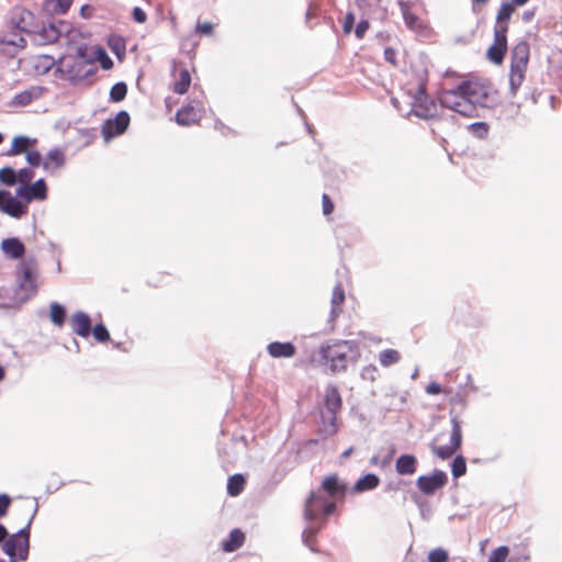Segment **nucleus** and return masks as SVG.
<instances>
[{"label": "nucleus", "instance_id": "nucleus-45", "mask_svg": "<svg viewBox=\"0 0 562 562\" xmlns=\"http://www.w3.org/2000/svg\"><path fill=\"white\" fill-rule=\"evenodd\" d=\"M322 528V526L314 528V527H306L302 532V541L303 543L311 549L313 552H317V550L314 548V537L318 532V530Z\"/></svg>", "mask_w": 562, "mask_h": 562}, {"label": "nucleus", "instance_id": "nucleus-24", "mask_svg": "<svg viewBox=\"0 0 562 562\" xmlns=\"http://www.w3.org/2000/svg\"><path fill=\"white\" fill-rule=\"evenodd\" d=\"M267 351L272 358H291L295 355L296 348L290 341H273L267 346Z\"/></svg>", "mask_w": 562, "mask_h": 562}, {"label": "nucleus", "instance_id": "nucleus-44", "mask_svg": "<svg viewBox=\"0 0 562 562\" xmlns=\"http://www.w3.org/2000/svg\"><path fill=\"white\" fill-rule=\"evenodd\" d=\"M467 472V462L463 456H457L451 464V473L454 479L464 475Z\"/></svg>", "mask_w": 562, "mask_h": 562}, {"label": "nucleus", "instance_id": "nucleus-49", "mask_svg": "<svg viewBox=\"0 0 562 562\" xmlns=\"http://www.w3.org/2000/svg\"><path fill=\"white\" fill-rule=\"evenodd\" d=\"M449 559L447 550L443 548H436L428 554V562H447Z\"/></svg>", "mask_w": 562, "mask_h": 562}, {"label": "nucleus", "instance_id": "nucleus-50", "mask_svg": "<svg viewBox=\"0 0 562 562\" xmlns=\"http://www.w3.org/2000/svg\"><path fill=\"white\" fill-rule=\"evenodd\" d=\"M360 375L363 380L374 382L378 376V368L373 364L366 366L362 368Z\"/></svg>", "mask_w": 562, "mask_h": 562}, {"label": "nucleus", "instance_id": "nucleus-10", "mask_svg": "<svg viewBox=\"0 0 562 562\" xmlns=\"http://www.w3.org/2000/svg\"><path fill=\"white\" fill-rule=\"evenodd\" d=\"M0 211L13 218H21L29 211L25 202L7 190H0Z\"/></svg>", "mask_w": 562, "mask_h": 562}, {"label": "nucleus", "instance_id": "nucleus-9", "mask_svg": "<svg viewBox=\"0 0 562 562\" xmlns=\"http://www.w3.org/2000/svg\"><path fill=\"white\" fill-rule=\"evenodd\" d=\"M411 113L415 116L429 120L437 116L438 106L434 99L429 98L424 87H419L413 98Z\"/></svg>", "mask_w": 562, "mask_h": 562}, {"label": "nucleus", "instance_id": "nucleus-6", "mask_svg": "<svg viewBox=\"0 0 562 562\" xmlns=\"http://www.w3.org/2000/svg\"><path fill=\"white\" fill-rule=\"evenodd\" d=\"M31 522L32 518L25 527L9 536V538L4 541L2 550L8 557L19 555L21 559L29 558Z\"/></svg>", "mask_w": 562, "mask_h": 562}, {"label": "nucleus", "instance_id": "nucleus-39", "mask_svg": "<svg viewBox=\"0 0 562 562\" xmlns=\"http://www.w3.org/2000/svg\"><path fill=\"white\" fill-rule=\"evenodd\" d=\"M108 45H109L110 49L112 50V53L117 56V58H121L122 56L125 55L126 46H125V41L122 36H119V35L111 36L108 41Z\"/></svg>", "mask_w": 562, "mask_h": 562}, {"label": "nucleus", "instance_id": "nucleus-62", "mask_svg": "<svg viewBox=\"0 0 562 562\" xmlns=\"http://www.w3.org/2000/svg\"><path fill=\"white\" fill-rule=\"evenodd\" d=\"M92 11L93 9L88 4L82 5L80 9V13L83 18H90L92 15Z\"/></svg>", "mask_w": 562, "mask_h": 562}, {"label": "nucleus", "instance_id": "nucleus-63", "mask_svg": "<svg viewBox=\"0 0 562 562\" xmlns=\"http://www.w3.org/2000/svg\"><path fill=\"white\" fill-rule=\"evenodd\" d=\"M9 538L7 528L0 524V543H4V541Z\"/></svg>", "mask_w": 562, "mask_h": 562}, {"label": "nucleus", "instance_id": "nucleus-38", "mask_svg": "<svg viewBox=\"0 0 562 562\" xmlns=\"http://www.w3.org/2000/svg\"><path fill=\"white\" fill-rule=\"evenodd\" d=\"M49 317L54 325L61 327L66 319V308L57 302H52Z\"/></svg>", "mask_w": 562, "mask_h": 562}, {"label": "nucleus", "instance_id": "nucleus-57", "mask_svg": "<svg viewBox=\"0 0 562 562\" xmlns=\"http://www.w3.org/2000/svg\"><path fill=\"white\" fill-rule=\"evenodd\" d=\"M11 504V498L7 494H0V517L7 515L8 508Z\"/></svg>", "mask_w": 562, "mask_h": 562}, {"label": "nucleus", "instance_id": "nucleus-16", "mask_svg": "<svg viewBox=\"0 0 562 562\" xmlns=\"http://www.w3.org/2000/svg\"><path fill=\"white\" fill-rule=\"evenodd\" d=\"M12 27L32 36L35 31L36 22L34 14L29 10H19L11 18Z\"/></svg>", "mask_w": 562, "mask_h": 562}, {"label": "nucleus", "instance_id": "nucleus-22", "mask_svg": "<svg viewBox=\"0 0 562 562\" xmlns=\"http://www.w3.org/2000/svg\"><path fill=\"white\" fill-rule=\"evenodd\" d=\"M321 423L319 435L323 438L331 437L338 431L337 413L322 411Z\"/></svg>", "mask_w": 562, "mask_h": 562}, {"label": "nucleus", "instance_id": "nucleus-31", "mask_svg": "<svg viewBox=\"0 0 562 562\" xmlns=\"http://www.w3.org/2000/svg\"><path fill=\"white\" fill-rule=\"evenodd\" d=\"M457 114H460L465 117H476L479 116L477 109L467 95V92L463 91V97L459 101L458 108L454 111Z\"/></svg>", "mask_w": 562, "mask_h": 562}, {"label": "nucleus", "instance_id": "nucleus-8", "mask_svg": "<svg viewBox=\"0 0 562 562\" xmlns=\"http://www.w3.org/2000/svg\"><path fill=\"white\" fill-rule=\"evenodd\" d=\"M459 89L467 92L476 108H492L496 102L494 92L480 83L463 81Z\"/></svg>", "mask_w": 562, "mask_h": 562}, {"label": "nucleus", "instance_id": "nucleus-56", "mask_svg": "<svg viewBox=\"0 0 562 562\" xmlns=\"http://www.w3.org/2000/svg\"><path fill=\"white\" fill-rule=\"evenodd\" d=\"M132 16L137 23H145L147 20V14L140 7H135L133 9Z\"/></svg>", "mask_w": 562, "mask_h": 562}, {"label": "nucleus", "instance_id": "nucleus-64", "mask_svg": "<svg viewBox=\"0 0 562 562\" xmlns=\"http://www.w3.org/2000/svg\"><path fill=\"white\" fill-rule=\"evenodd\" d=\"M27 559H21L19 555L9 557V562H24Z\"/></svg>", "mask_w": 562, "mask_h": 562}, {"label": "nucleus", "instance_id": "nucleus-33", "mask_svg": "<svg viewBox=\"0 0 562 562\" xmlns=\"http://www.w3.org/2000/svg\"><path fill=\"white\" fill-rule=\"evenodd\" d=\"M74 0H46L44 2V10L53 14H65Z\"/></svg>", "mask_w": 562, "mask_h": 562}, {"label": "nucleus", "instance_id": "nucleus-46", "mask_svg": "<svg viewBox=\"0 0 562 562\" xmlns=\"http://www.w3.org/2000/svg\"><path fill=\"white\" fill-rule=\"evenodd\" d=\"M469 131L479 139H484L488 134V124L485 122H474L468 126Z\"/></svg>", "mask_w": 562, "mask_h": 562}, {"label": "nucleus", "instance_id": "nucleus-42", "mask_svg": "<svg viewBox=\"0 0 562 562\" xmlns=\"http://www.w3.org/2000/svg\"><path fill=\"white\" fill-rule=\"evenodd\" d=\"M0 182L12 187L18 183V175L16 171L12 167H3L0 169Z\"/></svg>", "mask_w": 562, "mask_h": 562}, {"label": "nucleus", "instance_id": "nucleus-23", "mask_svg": "<svg viewBox=\"0 0 562 562\" xmlns=\"http://www.w3.org/2000/svg\"><path fill=\"white\" fill-rule=\"evenodd\" d=\"M418 461L414 454H401L395 462V471L400 475H412L417 471Z\"/></svg>", "mask_w": 562, "mask_h": 562}, {"label": "nucleus", "instance_id": "nucleus-48", "mask_svg": "<svg viewBox=\"0 0 562 562\" xmlns=\"http://www.w3.org/2000/svg\"><path fill=\"white\" fill-rule=\"evenodd\" d=\"M91 331H92L94 338L99 342H105V341L110 340L109 330L106 329V327L102 323L97 324L93 327V329L91 328Z\"/></svg>", "mask_w": 562, "mask_h": 562}, {"label": "nucleus", "instance_id": "nucleus-54", "mask_svg": "<svg viewBox=\"0 0 562 562\" xmlns=\"http://www.w3.org/2000/svg\"><path fill=\"white\" fill-rule=\"evenodd\" d=\"M368 29H369V22L367 20L359 21V23L356 25V29H355L356 37L359 40L363 38Z\"/></svg>", "mask_w": 562, "mask_h": 562}, {"label": "nucleus", "instance_id": "nucleus-61", "mask_svg": "<svg viewBox=\"0 0 562 562\" xmlns=\"http://www.w3.org/2000/svg\"><path fill=\"white\" fill-rule=\"evenodd\" d=\"M535 14H536V10H526L521 15V20L524 22L528 23L535 18Z\"/></svg>", "mask_w": 562, "mask_h": 562}, {"label": "nucleus", "instance_id": "nucleus-37", "mask_svg": "<svg viewBox=\"0 0 562 562\" xmlns=\"http://www.w3.org/2000/svg\"><path fill=\"white\" fill-rule=\"evenodd\" d=\"M401 360V353L395 349H384L379 352V362L382 367L387 368Z\"/></svg>", "mask_w": 562, "mask_h": 562}, {"label": "nucleus", "instance_id": "nucleus-30", "mask_svg": "<svg viewBox=\"0 0 562 562\" xmlns=\"http://www.w3.org/2000/svg\"><path fill=\"white\" fill-rule=\"evenodd\" d=\"M36 142V139H32L27 136H16L12 140V145L10 149H8L4 155L5 156H15L19 154H22L26 150V147L30 145H33Z\"/></svg>", "mask_w": 562, "mask_h": 562}, {"label": "nucleus", "instance_id": "nucleus-36", "mask_svg": "<svg viewBox=\"0 0 562 562\" xmlns=\"http://www.w3.org/2000/svg\"><path fill=\"white\" fill-rule=\"evenodd\" d=\"M397 4L400 7L405 24L407 27L413 30L418 22V18L412 13L409 2L405 0H397Z\"/></svg>", "mask_w": 562, "mask_h": 562}, {"label": "nucleus", "instance_id": "nucleus-19", "mask_svg": "<svg viewBox=\"0 0 562 562\" xmlns=\"http://www.w3.org/2000/svg\"><path fill=\"white\" fill-rule=\"evenodd\" d=\"M341 407L342 400L338 387L334 384H328L325 387L323 411L338 413L341 409Z\"/></svg>", "mask_w": 562, "mask_h": 562}, {"label": "nucleus", "instance_id": "nucleus-55", "mask_svg": "<svg viewBox=\"0 0 562 562\" xmlns=\"http://www.w3.org/2000/svg\"><path fill=\"white\" fill-rule=\"evenodd\" d=\"M322 205L324 215H329L334 211V203L331 202L328 194L324 193L322 196Z\"/></svg>", "mask_w": 562, "mask_h": 562}, {"label": "nucleus", "instance_id": "nucleus-53", "mask_svg": "<svg viewBox=\"0 0 562 562\" xmlns=\"http://www.w3.org/2000/svg\"><path fill=\"white\" fill-rule=\"evenodd\" d=\"M355 25V14L352 12H347L344 18L342 29L346 34H349Z\"/></svg>", "mask_w": 562, "mask_h": 562}, {"label": "nucleus", "instance_id": "nucleus-28", "mask_svg": "<svg viewBox=\"0 0 562 562\" xmlns=\"http://www.w3.org/2000/svg\"><path fill=\"white\" fill-rule=\"evenodd\" d=\"M199 111H196L193 106L187 105L181 108L176 113V122L179 125L188 126L193 123H196L200 120Z\"/></svg>", "mask_w": 562, "mask_h": 562}, {"label": "nucleus", "instance_id": "nucleus-47", "mask_svg": "<svg viewBox=\"0 0 562 562\" xmlns=\"http://www.w3.org/2000/svg\"><path fill=\"white\" fill-rule=\"evenodd\" d=\"M509 549L506 546H501L492 551L487 562H505L508 555Z\"/></svg>", "mask_w": 562, "mask_h": 562}, {"label": "nucleus", "instance_id": "nucleus-52", "mask_svg": "<svg viewBox=\"0 0 562 562\" xmlns=\"http://www.w3.org/2000/svg\"><path fill=\"white\" fill-rule=\"evenodd\" d=\"M18 175V182L21 184H26L31 182V180L34 178V171L30 168H22L19 171H16Z\"/></svg>", "mask_w": 562, "mask_h": 562}, {"label": "nucleus", "instance_id": "nucleus-51", "mask_svg": "<svg viewBox=\"0 0 562 562\" xmlns=\"http://www.w3.org/2000/svg\"><path fill=\"white\" fill-rule=\"evenodd\" d=\"M43 158L38 150H30L26 153V161L31 167L43 166Z\"/></svg>", "mask_w": 562, "mask_h": 562}, {"label": "nucleus", "instance_id": "nucleus-21", "mask_svg": "<svg viewBox=\"0 0 562 562\" xmlns=\"http://www.w3.org/2000/svg\"><path fill=\"white\" fill-rule=\"evenodd\" d=\"M66 162L65 153L63 149L55 147L52 148L45 156L43 160V168L48 172H54L55 170L61 168Z\"/></svg>", "mask_w": 562, "mask_h": 562}, {"label": "nucleus", "instance_id": "nucleus-20", "mask_svg": "<svg viewBox=\"0 0 562 562\" xmlns=\"http://www.w3.org/2000/svg\"><path fill=\"white\" fill-rule=\"evenodd\" d=\"M2 252L10 259H22L25 254L24 244L18 237L5 238L1 241Z\"/></svg>", "mask_w": 562, "mask_h": 562}, {"label": "nucleus", "instance_id": "nucleus-32", "mask_svg": "<svg viewBox=\"0 0 562 562\" xmlns=\"http://www.w3.org/2000/svg\"><path fill=\"white\" fill-rule=\"evenodd\" d=\"M380 483V479L374 473H368L360 477L353 486V491L362 493L375 488Z\"/></svg>", "mask_w": 562, "mask_h": 562}, {"label": "nucleus", "instance_id": "nucleus-29", "mask_svg": "<svg viewBox=\"0 0 562 562\" xmlns=\"http://www.w3.org/2000/svg\"><path fill=\"white\" fill-rule=\"evenodd\" d=\"M244 532L240 529L235 528L229 532L228 539L222 542V549L225 552H234L244 544Z\"/></svg>", "mask_w": 562, "mask_h": 562}, {"label": "nucleus", "instance_id": "nucleus-27", "mask_svg": "<svg viewBox=\"0 0 562 562\" xmlns=\"http://www.w3.org/2000/svg\"><path fill=\"white\" fill-rule=\"evenodd\" d=\"M345 301V291L340 283L336 284L333 290L331 307L329 312V322H334L341 312V305Z\"/></svg>", "mask_w": 562, "mask_h": 562}, {"label": "nucleus", "instance_id": "nucleus-3", "mask_svg": "<svg viewBox=\"0 0 562 562\" xmlns=\"http://www.w3.org/2000/svg\"><path fill=\"white\" fill-rule=\"evenodd\" d=\"M57 71L60 78L77 85L93 76L97 68L93 63L85 59L83 53L79 50L77 56L67 55L57 63Z\"/></svg>", "mask_w": 562, "mask_h": 562}, {"label": "nucleus", "instance_id": "nucleus-25", "mask_svg": "<svg viewBox=\"0 0 562 562\" xmlns=\"http://www.w3.org/2000/svg\"><path fill=\"white\" fill-rule=\"evenodd\" d=\"M322 491L324 495L327 497H334L336 495H344L346 492V486L341 485L338 482L336 475L327 476L323 483L322 487L318 490Z\"/></svg>", "mask_w": 562, "mask_h": 562}, {"label": "nucleus", "instance_id": "nucleus-26", "mask_svg": "<svg viewBox=\"0 0 562 562\" xmlns=\"http://www.w3.org/2000/svg\"><path fill=\"white\" fill-rule=\"evenodd\" d=\"M462 97L463 91L460 90L458 86L456 90L443 91L439 97V102L442 108L452 110L454 112Z\"/></svg>", "mask_w": 562, "mask_h": 562}, {"label": "nucleus", "instance_id": "nucleus-40", "mask_svg": "<svg viewBox=\"0 0 562 562\" xmlns=\"http://www.w3.org/2000/svg\"><path fill=\"white\" fill-rule=\"evenodd\" d=\"M191 83V77L187 69L180 71L179 80L176 81L173 91L178 94H183L188 91Z\"/></svg>", "mask_w": 562, "mask_h": 562}, {"label": "nucleus", "instance_id": "nucleus-15", "mask_svg": "<svg viewBox=\"0 0 562 562\" xmlns=\"http://www.w3.org/2000/svg\"><path fill=\"white\" fill-rule=\"evenodd\" d=\"M59 36L60 31L54 23H43L42 26L36 24L35 31L32 33V41L36 45H48L55 43Z\"/></svg>", "mask_w": 562, "mask_h": 562}, {"label": "nucleus", "instance_id": "nucleus-5", "mask_svg": "<svg viewBox=\"0 0 562 562\" xmlns=\"http://www.w3.org/2000/svg\"><path fill=\"white\" fill-rule=\"evenodd\" d=\"M335 509V502L329 501L322 491H312L305 501L304 518L306 521L311 522L319 515H323L326 519V517L333 514Z\"/></svg>", "mask_w": 562, "mask_h": 562}, {"label": "nucleus", "instance_id": "nucleus-14", "mask_svg": "<svg viewBox=\"0 0 562 562\" xmlns=\"http://www.w3.org/2000/svg\"><path fill=\"white\" fill-rule=\"evenodd\" d=\"M130 124V114L126 111H120L114 119L106 120L102 125L101 133L105 140L123 134Z\"/></svg>", "mask_w": 562, "mask_h": 562}, {"label": "nucleus", "instance_id": "nucleus-4", "mask_svg": "<svg viewBox=\"0 0 562 562\" xmlns=\"http://www.w3.org/2000/svg\"><path fill=\"white\" fill-rule=\"evenodd\" d=\"M530 47L526 41L516 44L510 56L509 93L516 95L526 78L529 63Z\"/></svg>", "mask_w": 562, "mask_h": 562}, {"label": "nucleus", "instance_id": "nucleus-2", "mask_svg": "<svg viewBox=\"0 0 562 562\" xmlns=\"http://www.w3.org/2000/svg\"><path fill=\"white\" fill-rule=\"evenodd\" d=\"M321 361L328 367L331 374L344 372L349 363H355L360 357L356 340H328L318 349Z\"/></svg>", "mask_w": 562, "mask_h": 562}, {"label": "nucleus", "instance_id": "nucleus-1", "mask_svg": "<svg viewBox=\"0 0 562 562\" xmlns=\"http://www.w3.org/2000/svg\"><path fill=\"white\" fill-rule=\"evenodd\" d=\"M37 261L34 256H29L16 266V285L0 288V306L16 307L37 293L35 272Z\"/></svg>", "mask_w": 562, "mask_h": 562}, {"label": "nucleus", "instance_id": "nucleus-18", "mask_svg": "<svg viewBox=\"0 0 562 562\" xmlns=\"http://www.w3.org/2000/svg\"><path fill=\"white\" fill-rule=\"evenodd\" d=\"M70 326L72 331L82 338H87L91 334V318L82 311H77L71 315Z\"/></svg>", "mask_w": 562, "mask_h": 562}, {"label": "nucleus", "instance_id": "nucleus-13", "mask_svg": "<svg viewBox=\"0 0 562 562\" xmlns=\"http://www.w3.org/2000/svg\"><path fill=\"white\" fill-rule=\"evenodd\" d=\"M507 52V32L503 26L494 27V41L487 49V58L495 65L503 63Z\"/></svg>", "mask_w": 562, "mask_h": 562}, {"label": "nucleus", "instance_id": "nucleus-58", "mask_svg": "<svg viewBox=\"0 0 562 562\" xmlns=\"http://www.w3.org/2000/svg\"><path fill=\"white\" fill-rule=\"evenodd\" d=\"M384 58L387 63L396 65V50L392 47H386L384 49Z\"/></svg>", "mask_w": 562, "mask_h": 562}, {"label": "nucleus", "instance_id": "nucleus-35", "mask_svg": "<svg viewBox=\"0 0 562 562\" xmlns=\"http://www.w3.org/2000/svg\"><path fill=\"white\" fill-rule=\"evenodd\" d=\"M245 483L246 481L243 474L236 473L229 476L227 481V493L231 496L239 495L244 491Z\"/></svg>", "mask_w": 562, "mask_h": 562}, {"label": "nucleus", "instance_id": "nucleus-43", "mask_svg": "<svg viewBox=\"0 0 562 562\" xmlns=\"http://www.w3.org/2000/svg\"><path fill=\"white\" fill-rule=\"evenodd\" d=\"M414 501L419 509L420 517L424 520H429L430 517L432 516V507L430 503L420 496H415Z\"/></svg>", "mask_w": 562, "mask_h": 562}, {"label": "nucleus", "instance_id": "nucleus-11", "mask_svg": "<svg viewBox=\"0 0 562 562\" xmlns=\"http://www.w3.org/2000/svg\"><path fill=\"white\" fill-rule=\"evenodd\" d=\"M447 482V473L442 470L435 469L429 475L418 476L416 485L423 494L432 495L437 490L443 487Z\"/></svg>", "mask_w": 562, "mask_h": 562}, {"label": "nucleus", "instance_id": "nucleus-7", "mask_svg": "<svg viewBox=\"0 0 562 562\" xmlns=\"http://www.w3.org/2000/svg\"><path fill=\"white\" fill-rule=\"evenodd\" d=\"M451 431H450V442L446 446H437V437L430 442L429 448L431 452L441 460H447L451 458L457 450L460 448L462 442V429L461 423L458 416H452L451 419Z\"/></svg>", "mask_w": 562, "mask_h": 562}, {"label": "nucleus", "instance_id": "nucleus-12", "mask_svg": "<svg viewBox=\"0 0 562 562\" xmlns=\"http://www.w3.org/2000/svg\"><path fill=\"white\" fill-rule=\"evenodd\" d=\"M16 196L22 199L26 206L34 200L43 201L47 198V187L44 179H37L34 183L20 184Z\"/></svg>", "mask_w": 562, "mask_h": 562}, {"label": "nucleus", "instance_id": "nucleus-34", "mask_svg": "<svg viewBox=\"0 0 562 562\" xmlns=\"http://www.w3.org/2000/svg\"><path fill=\"white\" fill-rule=\"evenodd\" d=\"M515 8L513 3L504 2L496 15V23L494 27L503 26L504 30L508 31V21L514 12Z\"/></svg>", "mask_w": 562, "mask_h": 562}, {"label": "nucleus", "instance_id": "nucleus-41", "mask_svg": "<svg viewBox=\"0 0 562 562\" xmlns=\"http://www.w3.org/2000/svg\"><path fill=\"white\" fill-rule=\"evenodd\" d=\"M127 94V85L123 81L116 82L112 86L110 91V100L112 102H121Z\"/></svg>", "mask_w": 562, "mask_h": 562}, {"label": "nucleus", "instance_id": "nucleus-59", "mask_svg": "<svg viewBox=\"0 0 562 562\" xmlns=\"http://www.w3.org/2000/svg\"><path fill=\"white\" fill-rule=\"evenodd\" d=\"M426 392L430 395H437L441 393V386L436 382H431L426 386Z\"/></svg>", "mask_w": 562, "mask_h": 562}, {"label": "nucleus", "instance_id": "nucleus-17", "mask_svg": "<svg viewBox=\"0 0 562 562\" xmlns=\"http://www.w3.org/2000/svg\"><path fill=\"white\" fill-rule=\"evenodd\" d=\"M45 92V88L41 86H32L20 93H16L10 102L11 106L23 108L38 100Z\"/></svg>", "mask_w": 562, "mask_h": 562}, {"label": "nucleus", "instance_id": "nucleus-60", "mask_svg": "<svg viewBox=\"0 0 562 562\" xmlns=\"http://www.w3.org/2000/svg\"><path fill=\"white\" fill-rule=\"evenodd\" d=\"M196 31L202 34L210 35L213 31V25L211 23H199L196 25Z\"/></svg>", "mask_w": 562, "mask_h": 562}]
</instances>
